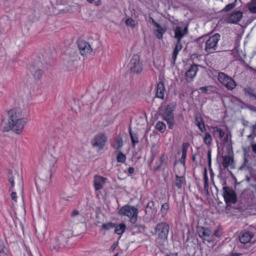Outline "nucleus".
Masks as SVG:
<instances>
[{
	"instance_id": "obj_53",
	"label": "nucleus",
	"mask_w": 256,
	"mask_h": 256,
	"mask_svg": "<svg viewBox=\"0 0 256 256\" xmlns=\"http://www.w3.org/2000/svg\"><path fill=\"white\" fill-rule=\"evenodd\" d=\"M128 172L130 174H132L134 173V169L133 167H130L128 168Z\"/></svg>"
},
{
	"instance_id": "obj_21",
	"label": "nucleus",
	"mask_w": 256,
	"mask_h": 256,
	"mask_svg": "<svg viewBox=\"0 0 256 256\" xmlns=\"http://www.w3.org/2000/svg\"><path fill=\"white\" fill-rule=\"evenodd\" d=\"M57 162V158L52 157L48 162V168L50 172V179L51 178L52 172L56 170Z\"/></svg>"
},
{
	"instance_id": "obj_29",
	"label": "nucleus",
	"mask_w": 256,
	"mask_h": 256,
	"mask_svg": "<svg viewBox=\"0 0 256 256\" xmlns=\"http://www.w3.org/2000/svg\"><path fill=\"white\" fill-rule=\"evenodd\" d=\"M248 8L252 14H256V2L250 1L247 4Z\"/></svg>"
},
{
	"instance_id": "obj_31",
	"label": "nucleus",
	"mask_w": 256,
	"mask_h": 256,
	"mask_svg": "<svg viewBox=\"0 0 256 256\" xmlns=\"http://www.w3.org/2000/svg\"><path fill=\"white\" fill-rule=\"evenodd\" d=\"M130 134L132 142V146L133 147H134L136 144L139 142L138 135L132 132L131 130H130Z\"/></svg>"
},
{
	"instance_id": "obj_14",
	"label": "nucleus",
	"mask_w": 256,
	"mask_h": 256,
	"mask_svg": "<svg viewBox=\"0 0 256 256\" xmlns=\"http://www.w3.org/2000/svg\"><path fill=\"white\" fill-rule=\"evenodd\" d=\"M212 129L213 136L217 142H224L226 140L227 136H224L225 132L222 128L218 126H214Z\"/></svg>"
},
{
	"instance_id": "obj_60",
	"label": "nucleus",
	"mask_w": 256,
	"mask_h": 256,
	"mask_svg": "<svg viewBox=\"0 0 256 256\" xmlns=\"http://www.w3.org/2000/svg\"><path fill=\"white\" fill-rule=\"evenodd\" d=\"M200 90H202L203 92H206L207 90L206 87H202L200 88Z\"/></svg>"
},
{
	"instance_id": "obj_30",
	"label": "nucleus",
	"mask_w": 256,
	"mask_h": 256,
	"mask_svg": "<svg viewBox=\"0 0 256 256\" xmlns=\"http://www.w3.org/2000/svg\"><path fill=\"white\" fill-rule=\"evenodd\" d=\"M204 142L208 146L211 145L212 142V138L209 132H205V136L204 138Z\"/></svg>"
},
{
	"instance_id": "obj_24",
	"label": "nucleus",
	"mask_w": 256,
	"mask_h": 256,
	"mask_svg": "<svg viewBox=\"0 0 256 256\" xmlns=\"http://www.w3.org/2000/svg\"><path fill=\"white\" fill-rule=\"evenodd\" d=\"M182 44L181 42L177 41V42H176V44L175 48H174V50L172 56V60H173V64H174L175 62V61L176 60L178 54L180 50H181L182 49Z\"/></svg>"
},
{
	"instance_id": "obj_25",
	"label": "nucleus",
	"mask_w": 256,
	"mask_h": 256,
	"mask_svg": "<svg viewBox=\"0 0 256 256\" xmlns=\"http://www.w3.org/2000/svg\"><path fill=\"white\" fill-rule=\"evenodd\" d=\"M195 120L196 122V125L198 128L199 130L202 132H205L206 130V128L204 125V120L200 118L196 117L195 118Z\"/></svg>"
},
{
	"instance_id": "obj_15",
	"label": "nucleus",
	"mask_w": 256,
	"mask_h": 256,
	"mask_svg": "<svg viewBox=\"0 0 256 256\" xmlns=\"http://www.w3.org/2000/svg\"><path fill=\"white\" fill-rule=\"evenodd\" d=\"M108 181L106 178L100 176H95L94 178V185L96 190H102Z\"/></svg>"
},
{
	"instance_id": "obj_13",
	"label": "nucleus",
	"mask_w": 256,
	"mask_h": 256,
	"mask_svg": "<svg viewBox=\"0 0 256 256\" xmlns=\"http://www.w3.org/2000/svg\"><path fill=\"white\" fill-rule=\"evenodd\" d=\"M198 234L200 237L208 242L213 241L212 232L210 229L204 227L199 228L198 229Z\"/></svg>"
},
{
	"instance_id": "obj_3",
	"label": "nucleus",
	"mask_w": 256,
	"mask_h": 256,
	"mask_svg": "<svg viewBox=\"0 0 256 256\" xmlns=\"http://www.w3.org/2000/svg\"><path fill=\"white\" fill-rule=\"evenodd\" d=\"M72 234L70 230H64L62 231L52 241L50 248L54 251L64 247L69 238L72 237Z\"/></svg>"
},
{
	"instance_id": "obj_58",
	"label": "nucleus",
	"mask_w": 256,
	"mask_h": 256,
	"mask_svg": "<svg viewBox=\"0 0 256 256\" xmlns=\"http://www.w3.org/2000/svg\"><path fill=\"white\" fill-rule=\"evenodd\" d=\"M208 162L210 164L211 162V158H210V152L209 151L208 152Z\"/></svg>"
},
{
	"instance_id": "obj_52",
	"label": "nucleus",
	"mask_w": 256,
	"mask_h": 256,
	"mask_svg": "<svg viewBox=\"0 0 256 256\" xmlns=\"http://www.w3.org/2000/svg\"><path fill=\"white\" fill-rule=\"evenodd\" d=\"M78 215H79V212L77 210H74L71 214L72 217H74Z\"/></svg>"
},
{
	"instance_id": "obj_40",
	"label": "nucleus",
	"mask_w": 256,
	"mask_h": 256,
	"mask_svg": "<svg viewBox=\"0 0 256 256\" xmlns=\"http://www.w3.org/2000/svg\"><path fill=\"white\" fill-rule=\"evenodd\" d=\"M126 24L128 26L134 28L136 26V22L132 18H128L126 21Z\"/></svg>"
},
{
	"instance_id": "obj_26",
	"label": "nucleus",
	"mask_w": 256,
	"mask_h": 256,
	"mask_svg": "<svg viewBox=\"0 0 256 256\" xmlns=\"http://www.w3.org/2000/svg\"><path fill=\"white\" fill-rule=\"evenodd\" d=\"M114 228L115 233L121 235L124 232L126 229V226L123 223H122L119 225L116 224V227H114Z\"/></svg>"
},
{
	"instance_id": "obj_20",
	"label": "nucleus",
	"mask_w": 256,
	"mask_h": 256,
	"mask_svg": "<svg viewBox=\"0 0 256 256\" xmlns=\"http://www.w3.org/2000/svg\"><path fill=\"white\" fill-rule=\"evenodd\" d=\"M157 212L156 208L154 207V203L150 202L148 203L145 210V212L150 218H154Z\"/></svg>"
},
{
	"instance_id": "obj_23",
	"label": "nucleus",
	"mask_w": 256,
	"mask_h": 256,
	"mask_svg": "<svg viewBox=\"0 0 256 256\" xmlns=\"http://www.w3.org/2000/svg\"><path fill=\"white\" fill-rule=\"evenodd\" d=\"M165 92L166 89L164 83L162 82H160L157 84L156 96L160 98L163 99Z\"/></svg>"
},
{
	"instance_id": "obj_39",
	"label": "nucleus",
	"mask_w": 256,
	"mask_h": 256,
	"mask_svg": "<svg viewBox=\"0 0 256 256\" xmlns=\"http://www.w3.org/2000/svg\"><path fill=\"white\" fill-rule=\"evenodd\" d=\"M244 92L246 94L249 95L256 98V94L254 93V90L252 88H246Z\"/></svg>"
},
{
	"instance_id": "obj_49",
	"label": "nucleus",
	"mask_w": 256,
	"mask_h": 256,
	"mask_svg": "<svg viewBox=\"0 0 256 256\" xmlns=\"http://www.w3.org/2000/svg\"><path fill=\"white\" fill-rule=\"evenodd\" d=\"M11 198L12 200L16 202V192H12L11 194Z\"/></svg>"
},
{
	"instance_id": "obj_56",
	"label": "nucleus",
	"mask_w": 256,
	"mask_h": 256,
	"mask_svg": "<svg viewBox=\"0 0 256 256\" xmlns=\"http://www.w3.org/2000/svg\"><path fill=\"white\" fill-rule=\"evenodd\" d=\"M38 235L39 236H38V238L40 240H42L44 238V233L42 232V234H38Z\"/></svg>"
},
{
	"instance_id": "obj_32",
	"label": "nucleus",
	"mask_w": 256,
	"mask_h": 256,
	"mask_svg": "<svg viewBox=\"0 0 256 256\" xmlns=\"http://www.w3.org/2000/svg\"><path fill=\"white\" fill-rule=\"evenodd\" d=\"M156 128L161 132H164L166 130L165 124L162 122H158L156 125Z\"/></svg>"
},
{
	"instance_id": "obj_38",
	"label": "nucleus",
	"mask_w": 256,
	"mask_h": 256,
	"mask_svg": "<svg viewBox=\"0 0 256 256\" xmlns=\"http://www.w3.org/2000/svg\"><path fill=\"white\" fill-rule=\"evenodd\" d=\"M231 158L229 156H224L223 158L222 165L224 168H227L230 164Z\"/></svg>"
},
{
	"instance_id": "obj_51",
	"label": "nucleus",
	"mask_w": 256,
	"mask_h": 256,
	"mask_svg": "<svg viewBox=\"0 0 256 256\" xmlns=\"http://www.w3.org/2000/svg\"><path fill=\"white\" fill-rule=\"evenodd\" d=\"M4 246L3 244V242L0 240V253H2L4 252Z\"/></svg>"
},
{
	"instance_id": "obj_17",
	"label": "nucleus",
	"mask_w": 256,
	"mask_h": 256,
	"mask_svg": "<svg viewBox=\"0 0 256 256\" xmlns=\"http://www.w3.org/2000/svg\"><path fill=\"white\" fill-rule=\"evenodd\" d=\"M242 13L240 11L234 12L229 15L227 18L228 21L230 23L236 24L242 19Z\"/></svg>"
},
{
	"instance_id": "obj_36",
	"label": "nucleus",
	"mask_w": 256,
	"mask_h": 256,
	"mask_svg": "<svg viewBox=\"0 0 256 256\" xmlns=\"http://www.w3.org/2000/svg\"><path fill=\"white\" fill-rule=\"evenodd\" d=\"M114 227H116V224L111 222L106 224H104L102 225V228L106 230L113 228Z\"/></svg>"
},
{
	"instance_id": "obj_16",
	"label": "nucleus",
	"mask_w": 256,
	"mask_h": 256,
	"mask_svg": "<svg viewBox=\"0 0 256 256\" xmlns=\"http://www.w3.org/2000/svg\"><path fill=\"white\" fill-rule=\"evenodd\" d=\"M198 71V66L196 64L192 65L190 68L186 71V80L188 82H190L193 80L196 76Z\"/></svg>"
},
{
	"instance_id": "obj_47",
	"label": "nucleus",
	"mask_w": 256,
	"mask_h": 256,
	"mask_svg": "<svg viewBox=\"0 0 256 256\" xmlns=\"http://www.w3.org/2000/svg\"><path fill=\"white\" fill-rule=\"evenodd\" d=\"M221 232L219 230H214V232H212V234H213V240H214V237H217L219 238L221 236Z\"/></svg>"
},
{
	"instance_id": "obj_44",
	"label": "nucleus",
	"mask_w": 256,
	"mask_h": 256,
	"mask_svg": "<svg viewBox=\"0 0 256 256\" xmlns=\"http://www.w3.org/2000/svg\"><path fill=\"white\" fill-rule=\"evenodd\" d=\"M204 188L206 189L208 186V177L207 176L206 170L205 169L204 172Z\"/></svg>"
},
{
	"instance_id": "obj_54",
	"label": "nucleus",
	"mask_w": 256,
	"mask_h": 256,
	"mask_svg": "<svg viewBox=\"0 0 256 256\" xmlns=\"http://www.w3.org/2000/svg\"><path fill=\"white\" fill-rule=\"evenodd\" d=\"M102 4V1L100 0H98L94 2V5L96 6H99Z\"/></svg>"
},
{
	"instance_id": "obj_8",
	"label": "nucleus",
	"mask_w": 256,
	"mask_h": 256,
	"mask_svg": "<svg viewBox=\"0 0 256 256\" xmlns=\"http://www.w3.org/2000/svg\"><path fill=\"white\" fill-rule=\"evenodd\" d=\"M218 80L229 90H232L236 87V84L235 81L222 72L218 73Z\"/></svg>"
},
{
	"instance_id": "obj_27",
	"label": "nucleus",
	"mask_w": 256,
	"mask_h": 256,
	"mask_svg": "<svg viewBox=\"0 0 256 256\" xmlns=\"http://www.w3.org/2000/svg\"><path fill=\"white\" fill-rule=\"evenodd\" d=\"M185 182V178L183 176H176L175 185L178 188L182 187V184Z\"/></svg>"
},
{
	"instance_id": "obj_11",
	"label": "nucleus",
	"mask_w": 256,
	"mask_h": 256,
	"mask_svg": "<svg viewBox=\"0 0 256 256\" xmlns=\"http://www.w3.org/2000/svg\"><path fill=\"white\" fill-rule=\"evenodd\" d=\"M107 138L103 134L96 135L92 140L91 144L93 147L100 150H102L106 145Z\"/></svg>"
},
{
	"instance_id": "obj_33",
	"label": "nucleus",
	"mask_w": 256,
	"mask_h": 256,
	"mask_svg": "<svg viewBox=\"0 0 256 256\" xmlns=\"http://www.w3.org/2000/svg\"><path fill=\"white\" fill-rule=\"evenodd\" d=\"M158 148L157 146H153L151 149V162H152L154 159L155 156L158 154Z\"/></svg>"
},
{
	"instance_id": "obj_42",
	"label": "nucleus",
	"mask_w": 256,
	"mask_h": 256,
	"mask_svg": "<svg viewBox=\"0 0 256 256\" xmlns=\"http://www.w3.org/2000/svg\"><path fill=\"white\" fill-rule=\"evenodd\" d=\"M236 1L235 0L234 2L227 4L224 8V10L225 12H228L233 8L236 6Z\"/></svg>"
},
{
	"instance_id": "obj_5",
	"label": "nucleus",
	"mask_w": 256,
	"mask_h": 256,
	"mask_svg": "<svg viewBox=\"0 0 256 256\" xmlns=\"http://www.w3.org/2000/svg\"><path fill=\"white\" fill-rule=\"evenodd\" d=\"M119 213L121 215L128 217L132 224H134L138 220V210L134 206H124L120 210Z\"/></svg>"
},
{
	"instance_id": "obj_10",
	"label": "nucleus",
	"mask_w": 256,
	"mask_h": 256,
	"mask_svg": "<svg viewBox=\"0 0 256 256\" xmlns=\"http://www.w3.org/2000/svg\"><path fill=\"white\" fill-rule=\"evenodd\" d=\"M128 68L131 72L140 74L142 70V64L140 62V58L138 55H134L128 64Z\"/></svg>"
},
{
	"instance_id": "obj_1",
	"label": "nucleus",
	"mask_w": 256,
	"mask_h": 256,
	"mask_svg": "<svg viewBox=\"0 0 256 256\" xmlns=\"http://www.w3.org/2000/svg\"><path fill=\"white\" fill-rule=\"evenodd\" d=\"M8 118L2 119L1 127L4 132L12 130L16 134H20L26 123L24 118H22V110L19 108H13L7 112Z\"/></svg>"
},
{
	"instance_id": "obj_59",
	"label": "nucleus",
	"mask_w": 256,
	"mask_h": 256,
	"mask_svg": "<svg viewBox=\"0 0 256 256\" xmlns=\"http://www.w3.org/2000/svg\"><path fill=\"white\" fill-rule=\"evenodd\" d=\"M177 253H170L168 254H167L166 256H177Z\"/></svg>"
},
{
	"instance_id": "obj_64",
	"label": "nucleus",
	"mask_w": 256,
	"mask_h": 256,
	"mask_svg": "<svg viewBox=\"0 0 256 256\" xmlns=\"http://www.w3.org/2000/svg\"><path fill=\"white\" fill-rule=\"evenodd\" d=\"M246 180L249 182L250 181V178H246Z\"/></svg>"
},
{
	"instance_id": "obj_2",
	"label": "nucleus",
	"mask_w": 256,
	"mask_h": 256,
	"mask_svg": "<svg viewBox=\"0 0 256 256\" xmlns=\"http://www.w3.org/2000/svg\"><path fill=\"white\" fill-rule=\"evenodd\" d=\"M220 36L219 34H215L212 36H204L199 38L200 41L203 40L204 50L208 54H212L216 52L218 48V42L220 40Z\"/></svg>"
},
{
	"instance_id": "obj_63",
	"label": "nucleus",
	"mask_w": 256,
	"mask_h": 256,
	"mask_svg": "<svg viewBox=\"0 0 256 256\" xmlns=\"http://www.w3.org/2000/svg\"><path fill=\"white\" fill-rule=\"evenodd\" d=\"M192 160L194 162L196 160V156L195 155H193L192 156Z\"/></svg>"
},
{
	"instance_id": "obj_34",
	"label": "nucleus",
	"mask_w": 256,
	"mask_h": 256,
	"mask_svg": "<svg viewBox=\"0 0 256 256\" xmlns=\"http://www.w3.org/2000/svg\"><path fill=\"white\" fill-rule=\"evenodd\" d=\"M122 140L121 138H118L116 140V142L112 145L113 147L116 150H120L122 146Z\"/></svg>"
},
{
	"instance_id": "obj_4",
	"label": "nucleus",
	"mask_w": 256,
	"mask_h": 256,
	"mask_svg": "<svg viewBox=\"0 0 256 256\" xmlns=\"http://www.w3.org/2000/svg\"><path fill=\"white\" fill-rule=\"evenodd\" d=\"M174 107L173 106L169 104L164 109H162L160 112L163 120L167 122L170 129L174 127Z\"/></svg>"
},
{
	"instance_id": "obj_35",
	"label": "nucleus",
	"mask_w": 256,
	"mask_h": 256,
	"mask_svg": "<svg viewBox=\"0 0 256 256\" xmlns=\"http://www.w3.org/2000/svg\"><path fill=\"white\" fill-rule=\"evenodd\" d=\"M168 208H169V205H168V203L166 202V203H164L162 205L161 209H160L162 216H164L166 214Z\"/></svg>"
},
{
	"instance_id": "obj_37",
	"label": "nucleus",
	"mask_w": 256,
	"mask_h": 256,
	"mask_svg": "<svg viewBox=\"0 0 256 256\" xmlns=\"http://www.w3.org/2000/svg\"><path fill=\"white\" fill-rule=\"evenodd\" d=\"M116 160L118 162L124 163L126 160V156L122 152H120L117 156Z\"/></svg>"
},
{
	"instance_id": "obj_45",
	"label": "nucleus",
	"mask_w": 256,
	"mask_h": 256,
	"mask_svg": "<svg viewBox=\"0 0 256 256\" xmlns=\"http://www.w3.org/2000/svg\"><path fill=\"white\" fill-rule=\"evenodd\" d=\"M35 184L38 193H40L44 192V188L43 187H40V186L36 180H35Z\"/></svg>"
},
{
	"instance_id": "obj_22",
	"label": "nucleus",
	"mask_w": 256,
	"mask_h": 256,
	"mask_svg": "<svg viewBox=\"0 0 256 256\" xmlns=\"http://www.w3.org/2000/svg\"><path fill=\"white\" fill-rule=\"evenodd\" d=\"M154 30L156 37L158 39H161L162 38L163 34L166 32V28L160 26L159 24H158L155 26V28L154 29Z\"/></svg>"
},
{
	"instance_id": "obj_48",
	"label": "nucleus",
	"mask_w": 256,
	"mask_h": 256,
	"mask_svg": "<svg viewBox=\"0 0 256 256\" xmlns=\"http://www.w3.org/2000/svg\"><path fill=\"white\" fill-rule=\"evenodd\" d=\"M148 21L149 22L152 24L154 26L158 24L152 17L149 18Z\"/></svg>"
},
{
	"instance_id": "obj_18",
	"label": "nucleus",
	"mask_w": 256,
	"mask_h": 256,
	"mask_svg": "<svg viewBox=\"0 0 256 256\" xmlns=\"http://www.w3.org/2000/svg\"><path fill=\"white\" fill-rule=\"evenodd\" d=\"M254 238V234L250 232H241L239 235V240L242 244L249 242Z\"/></svg>"
},
{
	"instance_id": "obj_19",
	"label": "nucleus",
	"mask_w": 256,
	"mask_h": 256,
	"mask_svg": "<svg viewBox=\"0 0 256 256\" xmlns=\"http://www.w3.org/2000/svg\"><path fill=\"white\" fill-rule=\"evenodd\" d=\"M174 37L177 41L181 42L182 38L187 34L188 32V28L186 27L182 29L180 26H177L174 30Z\"/></svg>"
},
{
	"instance_id": "obj_28",
	"label": "nucleus",
	"mask_w": 256,
	"mask_h": 256,
	"mask_svg": "<svg viewBox=\"0 0 256 256\" xmlns=\"http://www.w3.org/2000/svg\"><path fill=\"white\" fill-rule=\"evenodd\" d=\"M164 154H162L160 158L158 161L156 162V166L154 168V170L156 172L160 170L161 169L162 164H163L164 160Z\"/></svg>"
},
{
	"instance_id": "obj_41",
	"label": "nucleus",
	"mask_w": 256,
	"mask_h": 256,
	"mask_svg": "<svg viewBox=\"0 0 256 256\" xmlns=\"http://www.w3.org/2000/svg\"><path fill=\"white\" fill-rule=\"evenodd\" d=\"M43 71L42 70H38L34 74V78L36 80H40L43 75Z\"/></svg>"
},
{
	"instance_id": "obj_62",
	"label": "nucleus",
	"mask_w": 256,
	"mask_h": 256,
	"mask_svg": "<svg viewBox=\"0 0 256 256\" xmlns=\"http://www.w3.org/2000/svg\"><path fill=\"white\" fill-rule=\"evenodd\" d=\"M89 4H92L95 0H86Z\"/></svg>"
},
{
	"instance_id": "obj_61",
	"label": "nucleus",
	"mask_w": 256,
	"mask_h": 256,
	"mask_svg": "<svg viewBox=\"0 0 256 256\" xmlns=\"http://www.w3.org/2000/svg\"><path fill=\"white\" fill-rule=\"evenodd\" d=\"M249 68L250 70L252 71L254 73H256V69H254L252 67H249Z\"/></svg>"
},
{
	"instance_id": "obj_57",
	"label": "nucleus",
	"mask_w": 256,
	"mask_h": 256,
	"mask_svg": "<svg viewBox=\"0 0 256 256\" xmlns=\"http://www.w3.org/2000/svg\"><path fill=\"white\" fill-rule=\"evenodd\" d=\"M252 130L256 134V124L252 126Z\"/></svg>"
},
{
	"instance_id": "obj_46",
	"label": "nucleus",
	"mask_w": 256,
	"mask_h": 256,
	"mask_svg": "<svg viewBox=\"0 0 256 256\" xmlns=\"http://www.w3.org/2000/svg\"><path fill=\"white\" fill-rule=\"evenodd\" d=\"M186 156V153H182V157L180 160V162L184 166H185V160Z\"/></svg>"
},
{
	"instance_id": "obj_9",
	"label": "nucleus",
	"mask_w": 256,
	"mask_h": 256,
	"mask_svg": "<svg viewBox=\"0 0 256 256\" xmlns=\"http://www.w3.org/2000/svg\"><path fill=\"white\" fill-rule=\"evenodd\" d=\"M223 196L226 202L228 204H236L237 201L236 194L232 188L224 186L222 188Z\"/></svg>"
},
{
	"instance_id": "obj_12",
	"label": "nucleus",
	"mask_w": 256,
	"mask_h": 256,
	"mask_svg": "<svg viewBox=\"0 0 256 256\" xmlns=\"http://www.w3.org/2000/svg\"><path fill=\"white\" fill-rule=\"evenodd\" d=\"M78 46L81 54L82 56H86L92 52V48L90 44L82 40H78Z\"/></svg>"
},
{
	"instance_id": "obj_7",
	"label": "nucleus",
	"mask_w": 256,
	"mask_h": 256,
	"mask_svg": "<svg viewBox=\"0 0 256 256\" xmlns=\"http://www.w3.org/2000/svg\"><path fill=\"white\" fill-rule=\"evenodd\" d=\"M8 180L11 184V187L10 188V190H12L13 188L15 182L20 186L22 185L23 184L22 175L20 174L18 172L15 170H8Z\"/></svg>"
},
{
	"instance_id": "obj_50",
	"label": "nucleus",
	"mask_w": 256,
	"mask_h": 256,
	"mask_svg": "<svg viewBox=\"0 0 256 256\" xmlns=\"http://www.w3.org/2000/svg\"><path fill=\"white\" fill-rule=\"evenodd\" d=\"M241 254V253L232 252L228 256H240Z\"/></svg>"
},
{
	"instance_id": "obj_43",
	"label": "nucleus",
	"mask_w": 256,
	"mask_h": 256,
	"mask_svg": "<svg viewBox=\"0 0 256 256\" xmlns=\"http://www.w3.org/2000/svg\"><path fill=\"white\" fill-rule=\"evenodd\" d=\"M189 144L187 142L183 143L182 146V153H187L188 149L189 147Z\"/></svg>"
},
{
	"instance_id": "obj_6",
	"label": "nucleus",
	"mask_w": 256,
	"mask_h": 256,
	"mask_svg": "<svg viewBox=\"0 0 256 256\" xmlns=\"http://www.w3.org/2000/svg\"><path fill=\"white\" fill-rule=\"evenodd\" d=\"M155 231L158 236V240H160V242H164L167 240L169 226L164 222L158 224L155 228Z\"/></svg>"
},
{
	"instance_id": "obj_55",
	"label": "nucleus",
	"mask_w": 256,
	"mask_h": 256,
	"mask_svg": "<svg viewBox=\"0 0 256 256\" xmlns=\"http://www.w3.org/2000/svg\"><path fill=\"white\" fill-rule=\"evenodd\" d=\"M252 148L254 152L256 153V144H252Z\"/></svg>"
}]
</instances>
